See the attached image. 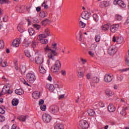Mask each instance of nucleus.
I'll return each instance as SVG.
<instances>
[{
  "label": "nucleus",
  "mask_w": 129,
  "mask_h": 129,
  "mask_svg": "<svg viewBox=\"0 0 129 129\" xmlns=\"http://www.w3.org/2000/svg\"><path fill=\"white\" fill-rule=\"evenodd\" d=\"M51 48L53 50L49 47V45H47L44 48V51L46 53H48L47 54L48 58L51 59L52 61L56 60V56H57V52H56V50H57V43L52 44Z\"/></svg>",
  "instance_id": "obj_1"
},
{
  "label": "nucleus",
  "mask_w": 129,
  "mask_h": 129,
  "mask_svg": "<svg viewBox=\"0 0 129 129\" xmlns=\"http://www.w3.org/2000/svg\"><path fill=\"white\" fill-rule=\"evenodd\" d=\"M44 33L39 35L37 37V40L40 41L41 44H48V40L46 39L47 37H49L50 35V30L48 28H46L44 30Z\"/></svg>",
  "instance_id": "obj_2"
},
{
  "label": "nucleus",
  "mask_w": 129,
  "mask_h": 129,
  "mask_svg": "<svg viewBox=\"0 0 129 129\" xmlns=\"http://www.w3.org/2000/svg\"><path fill=\"white\" fill-rule=\"evenodd\" d=\"M61 68V62L59 60L55 61L54 65L51 68V71L54 73H58Z\"/></svg>",
  "instance_id": "obj_3"
},
{
  "label": "nucleus",
  "mask_w": 129,
  "mask_h": 129,
  "mask_svg": "<svg viewBox=\"0 0 129 129\" xmlns=\"http://www.w3.org/2000/svg\"><path fill=\"white\" fill-rule=\"evenodd\" d=\"M112 41V42H113V43H115V42H116L117 44H124V39L123 38V37L120 36H113Z\"/></svg>",
  "instance_id": "obj_4"
},
{
  "label": "nucleus",
  "mask_w": 129,
  "mask_h": 129,
  "mask_svg": "<svg viewBox=\"0 0 129 129\" xmlns=\"http://www.w3.org/2000/svg\"><path fill=\"white\" fill-rule=\"evenodd\" d=\"M88 123L86 120H81L78 123V127L79 128L87 129L88 128Z\"/></svg>",
  "instance_id": "obj_5"
},
{
  "label": "nucleus",
  "mask_w": 129,
  "mask_h": 129,
  "mask_svg": "<svg viewBox=\"0 0 129 129\" xmlns=\"http://www.w3.org/2000/svg\"><path fill=\"white\" fill-rule=\"evenodd\" d=\"M26 79L30 83H33L36 80V76L34 73H28L26 75Z\"/></svg>",
  "instance_id": "obj_6"
},
{
  "label": "nucleus",
  "mask_w": 129,
  "mask_h": 129,
  "mask_svg": "<svg viewBox=\"0 0 129 129\" xmlns=\"http://www.w3.org/2000/svg\"><path fill=\"white\" fill-rule=\"evenodd\" d=\"M116 52H117V49L115 46L111 45L109 47L108 49V53L109 55L112 56V55H114Z\"/></svg>",
  "instance_id": "obj_7"
},
{
  "label": "nucleus",
  "mask_w": 129,
  "mask_h": 129,
  "mask_svg": "<svg viewBox=\"0 0 129 129\" xmlns=\"http://www.w3.org/2000/svg\"><path fill=\"white\" fill-rule=\"evenodd\" d=\"M49 111L51 113L56 114L59 112V107L54 105H51L49 107Z\"/></svg>",
  "instance_id": "obj_8"
},
{
  "label": "nucleus",
  "mask_w": 129,
  "mask_h": 129,
  "mask_svg": "<svg viewBox=\"0 0 129 129\" xmlns=\"http://www.w3.org/2000/svg\"><path fill=\"white\" fill-rule=\"evenodd\" d=\"M42 119L44 122H50L52 119V117L49 114L45 113L42 115Z\"/></svg>",
  "instance_id": "obj_9"
},
{
  "label": "nucleus",
  "mask_w": 129,
  "mask_h": 129,
  "mask_svg": "<svg viewBox=\"0 0 129 129\" xmlns=\"http://www.w3.org/2000/svg\"><path fill=\"white\" fill-rule=\"evenodd\" d=\"M113 5H118V6H120V8H122L123 9L126 8V5L124 4V2H123V1H121L120 0L114 1Z\"/></svg>",
  "instance_id": "obj_10"
},
{
  "label": "nucleus",
  "mask_w": 129,
  "mask_h": 129,
  "mask_svg": "<svg viewBox=\"0 0 129 129\" xmlns=\"http://www.w3.org/2000/svg\"><path fill=\"white\" fill-rule=\"evenodd\" d=\"M113 79V76L109 74H106L104 76V81L107 83L111 82Z\"/></svg>",
  "instance_id": "obj_11"
},
{
  "label": "nucleus",
  "mask_w": 129,
  "mask_h": 129,
  "mask_svg": "<svg viewBox=\"0 0 129 129\" xmlns=\"http://www.w3.org/2000/svg\"><path fill=\"white\" fill-rule=\"evenodd\" d=\"M119 29V24H114L110 26V31L112 33H115Z\"/></svg>",
  "instance_id": "obj_12"
},
{
  "label": "nucleus",
  "mask_w": 129,
  "mask_h": 129,
  "mask_svg": "<svg viewBox=\"0 0 129 129\" xmlns=\"http://www.w3.org/2000/svg\"><path fill=\"white\" fill-rule=\"evenodd\" d=\"M96 47H97V45L95 44H93L91 46V50L89 51V55L90 56H91L92 57H93L94 56V53L95 52V50L96 49Z\"/></svg>",
  "instance_id": "obj_13"
},
{
  "label": "nucleus",
  "mask_w": 129,
  "mask_h": 129,
  "mask_svg": "<svg viewBox=\"0 0 129 129\" xmlns=\"http://www.w3.org/2000/svg\"><path fill=\"white\" fill-rule=\"evenodd\" d=\"M22 41V37H21L20 38L15 39L13 42V46L14 47H19L20 46V43H21V41Z\"/></svg>",
  "instance_id": "obj_14"
},
{
  "label": "nucleus",
  "mask_w": 129,
  "mask_h": 129,
  "mask_svg": "<svg viewBox=\"0 0 129 129\" xmlns=\"http://www.w3.org/2000/svg\"><path fill=\"white\" fill-rule=\"evenodd\" d=\"M41 96V93L38 91H35L32 93V97L34 99H39Z\"/></svg>",
  "instance_id": "obj_15"
},
{
  "label": "nucleus",
  "mask_w": 129,
  "mask_h": 129,
  "mask_svg": "<svg viewBox=\"0 0 129 129\" xmlns=\"http://www.w3.org/2000/svg\"><path fill=\"white\" fill-rule=\"evenodd\" d=\"M89 13L87 11H84L81 14V17L84 20H88L89 19Z\"/></svg>",
  "instance_id": "obj_16"
},
{
  "label": "nucleus",
  "mask_w": 129,
  "mask_h": 129,
  "mask_svg": "<svg viewBox=\"0 0 129 129\" xmlns=\"http://www.w3.org/2000/svg\"><path fill=\"white\" fill-rule=\"evenodd\" d=\"M35 62L37 64H42L43 62V56L42 55H39L38 56H37L35 58Z\"/></svg>",
  "instance_id": "obj_17"
},
{
  "label": "nucleus",
  "mask_w": 129,
  "mask_h": 129,
  "mask_svg": "<svg viewBox=\"0 0 129 129\" xmlns=\"http://www.w3.org/2000/svg\"><path fill=\"white\" fill-rule=\"evenodd\" d=\"M2 92H4V93L6 92L7 93L9 94H11L12 92H13L12 90H10V86L8 85L4 86V88H3Z\"/></svg>",
  "instance_id": "obj_18"
},
{
  "label": "nucleus",
  "mask_w": 129,
  "mask_h": 129,
  "mask_svg": "<svg viewBox=\"0 0 129 129\" xmlns=\"http://www.w3.org/2000/svg\"><path fill=\"white\" fill-rule=\"evenodd\" d=\"M92 83H91V86L94 87V85L93 83H99V78H97V77H93L92 79Z\"/></svg>",
  "instance_id": "obj_19"
},
{
  "label": "nucleus",
  "mask_w": 129,
  "mask_h": 129,
  "mask_svg": "<svg viewBox=\"0 0 129 129\" xmlns=\"http://www.w3.org/2000/svg\"><path fill=\"white\" fill-rule=\"evenodd\" d=\"M108 110L110 112H113V111H115V107L113 106V103H110L108 106Z\"/></svg>",
  "instance_id": "obj_20"
},
{
  "label": "nucleus",
  "mask_w": 129,
  "mask_h": 129,
  "mask_svg": "<svg viewBox=\"0 0 129 129\" xmlns=\"http://www.w3.org/2000/svg\"><path fill=\"white\" fill-rule=\"evenodd\" d=\"M100 29L102 31H108L109 30V24H104L101 26Z\"/></svg>",
  "instance_id": "obj_21"
},
{
  "label": "nucleus",
  "mask_w": 129,
  "mask_h": 129,
  "mask_svg": "<svg viewBox=\"0 0 129 129\" xmlns=\"http://www.w3.org/2000/svg\"><path fill=\"white\" fill-rule=\"evenodd\" d=\"M108 6H109V2L107 1H103L100 4L101 8H105V7H108Z\"/></svg>",
  "instance_id": "obj_22"
},
{
  "label": "nucleus",
  "mask_w": 129,
  "mask_h": 129,
  "mask_svg": "<svg viewBox=\"0 0 129 129\" xmlns=\"http://www.w3.org/2000/svg\"><path fill=\"white\" fill-rule=\"evenodd\" d=\"M39 71L40 73H41L42 74H45V73H46V70L45 69L44 66L42 64H40L39 66Z\"/></svg>",
  "instance_id": "obj_23"
},
{
  "label": "nucleus",
  "mask_w": 129,
  "mask_h": 129,
  "mask_svg": "<svg viewBox=\"0 0 129 129\" xmlns=\"http://www.w3.org/2000/svg\"><path fill=\"white\" fill-rule=\"evenodd\" d=\"M87 113L90 116H93L95 114V111L91 109H89L87 111Z\"/></svg>",
  "instance_id": "obj_24"
},
{
  "label": "nucleus",
  "mask_w": 129,
  "mask_h": 129,
  "mask_svg": "<svg viewBox=\"0 0 129 129\" xmlns=\"http://www.w3.org/2000/svg\"><path fill=\"white\" fill-rule=\"evenodd\" d=\"M127 109V106H124L122 107V109L120 112V114L122 116L125 115L126 114L125 110Z\"/></svg>",
  "instance_id": "obj_25"
},
{
  "label": "nucleus",
  "mask_w": 129,
  "mask_h": 129,
  "mask_svg": "<svg viewBox=\"0 0 129 129\" xmlns=\"http://www.w3.org/2000/svg\"><path fill=\"white\" fill-rule=\"evenodd\" d=\"M15 93L18 95H22V94H24V90L22 89H17L15 90Z\"/></svg>",
  "instance_id": "obj_26"
},
{
  "label": "nucleus",
  "mask_w": 129,
  "mask_h": 129,
  "mask_svg": "<svg viewBox=\"0 0 129 129\" xmlns=\"http://www.w3.org/2000/svg\"><path fill=\"white\" fill-rule=\"evenodd\" d=\"M28 33H29V35L30 36H34V35H35L36 34V32H35V30L32 28L28 29Z\"/></svg>",
  "instance_id": "obj_27"
},
{
  "label": "nucleus",
  "mask_w": 129,
  "mask_h": 129,
  "mask_svg": "<svg viewBox=\"0 0 129 129\" xmlns=\"http://www.w3.org/2000/svg\"><path fill=\"white\" fill-rule=\"evenodd\" d=\"M30 44H31V41H27V40L25 39L23 43V46L24 47H28Z\"/></svg>",
  "instance_id": "obj_28"
},
{
  "label": "nucleus",
  "mask_w": 129,
  "mask_h": 129,
  "mask_svg": "<svg viewBox=\"0 0 129 129\" xmlns=\"http://www.w3.org/2000/svg\"><path fill=\"white\" fill-rule=\"evenodd\" d=\"M17 29L20 33H24L25 32V29L22 26H21V25H18Z\"/></svg>",
  "instance_id": "obj_29"
},
{
  "label": "nucleus",
  "mask_w": 129,
  "mask_h": 129,
  "mask_svg": "<svg viewBox=\"0 0 129 129\" xmlns=\"http://www.w3.org/2000/svg\"><path fill=\"white\" fill-rule=\"evenodd\" d=\"M18 104H19V99H18L17 98L13 99V100H12L13 105H14L16 106L18 105Z\"/></svg>",
  "instance_id": "obj_30"
},
{
  "label": "nucleus",
  "mask_w": 129,
  "mask_h": 129,
  "mask_svg": "<svg viewBox=\"0 0 129 129\" xmlns=\"http://www.w3.org/2000/svg\"><path fill=\"white\" fill-rule=\"evenodd\" d=\"M28 117V116H21L18 118V119H19L20 121H26V119H27Z\"/></svg>",
  "instance_id": "obj_31"
},
{
  "label": "nucleus",
  "mask_w": 129,
  "mask_h": 129,
  "mask_svg": "<svg viewBox=\"0 0 129 129\" xmlns=\"http://www.w3.org/2000/svg\"><path fill=\"white\" fill-rule=\"evenodd\" d=\"M107 96H112L113 95V92L111 90H107L105 91Z\"/></svg>",
  "instance_id": "obj_32"
},
{
  "label": "nucleus",
  "mask_w": 129,
  "mask_h": 129,
  "mask_svg": "<svg viewBox=\"0 0 129 129\" xmlns=\"http://www.w3.org/2000/svg\"><path fill=\"white\" fill-rule=\"evenodd\" d=\"M25 55L26 56V57H28V58H31L32 55H31V53H30V51L28 50H25L24 51Z\"/></svg>",
  "instance_id": "obj_33"
},
{
  "label": "nucleus",
  "mask_w": 129,
  "mask_h": 129,
  "mask_svg": "<svg viewBox=\"0 0 129 129\" xmlns=\"http://www.w3.org/2000/svg\"><path fill=\"white\" fill-rule=\"evenodd\" d=\"M93 18L96 23H97V22H98V21L99 20V17H98V15H97V14L93 15Z\"/></svg>",
  "instance_id": "obj_34"
},
{
  "label": "nucleus",
  "mask_w": 129,
  "mask_h": 129,
  "mask_svg": "<svg viewBox=\"0 0 129 129\" xmlns=\"http://www.w3.org/2000/svg\"><path fill=\"white\" fill-rule=\"evenodd\" d=\"M55 129H64L63 127V124H57L54 127Z\"/></svg>",
  "instance_id": "obj_35"
},
{
  "label": "nucleus",
  "mask_w": 129,
  "mask_h": 129,
  "mask_svg": "<svg viewBox=\"0 0 129 129\" xmlns=\"http://www.w3.org/2000/svg\"><path fill=\"white\" fill-rule=\"evenodd\" d=\"M84 76V73L83 72H79V71H78V77L79 78H82Z\"/></svg>",
  "instance_id": "obj_36"
},
{
  "label": "nucleus",
  "mask_w": 129,
  "mask_h": 129,
  "mask_svg": "<svg viewBox=\"0 0 129 129\" xmlns=\"http://www.w3.org/2000/svg\"><path fill=\"white\" fill-rule=\"evenodd\" d=\"M0 4L3 5V4H7L8 5L11 4V2L9 0H0Z\"/></svg>",
  "instance_id": "obj_37"
},
{
  "label": "nucleus",
  "mask_w": 129,
  "mask_h": 129,
  "mask_svg": "<svg viewBox=\"0 0 129 129\" xmlns=\"http://www.w3.org/2000/svg\"><path fill=\"white\" fill-rule=\"evenodd\" d=\"M47 87H48V89L50 90V91H53L54 89H55L54 86L52 84H47Z\"/></svg>",
  "instance_id": "obj_38"
},
{
  "label": "nucleus",
  "mask_w": 129,
  "mask_h": 129,
  "mask_svg": "<svg viewBox=\"0 0 129 129\" xmlns=\"http://www.w3.org/2000/svg\"><path fill=\"white\" fill-rule=\"evenodd\" d=\"M47 15V13L44 11H41L40 13L39 16L40 18H45Z\"/></svg>",
  "instance_id": "obj_39"
},
{
  "label": "nucleus",
  "mask_w": 129,
  "mask_h": 129,
  "mask_svg": "<svg viewBox=\"0 0 129 129\" xmlns=\"http://www.w3.org/2000/svg\"><path fill=\"white\" fill-rule=\"evenodd\" d=\"M0 64H2V67H7V64L8 63L6 61L3 62V58L0 59Z\"/></svg>",
  "instance_id": "obj_40"
},
{
  "label": "nucleus",
  "mask_w": 129,
  "mask_h": 129,
  "mask_svg": "<svg viewBox=\"0 0 129 129\" xmlns=\"http://www.w3.org/2000/svg\"><path fill=\"white\" fill-rule=\"evenodd\" d=\"M5 48V42L3 40H0V49Z\"/></svg>",
  "instance_id": "obj_41"
},
{
  "label": "nucleus",
  "mask_w": 129,
  "mask_h": 129,
  "mask_svg": "<svg viewBox=\"0 0 129 129\" xmlns=\"http://www.w3.org/2000/svg\"><path fill=\"white\" fill-rule=\"evenodd\" d=\"M41 7L44 8V9L45 10H47L48 9V8H49V6H48V5H47L46 4V2H44L41 5Z\"/></svg>",
  "instance_id": "obj_42"
},
{
  "label": "nucleus",
  "mask_w": 129,
  "mask_h": 129,
  "mask_svg": "<svg viewBox=\"0 0 129 129\" xmlns=\"http://www.w3.org/2000/svg\"><path fill=\"white\" fill-rule=\"evenodd\" d=\"M77 39H78L79 41H82V33L81 32L79 33V36H77Z\"/></svg>",
  "instance_id": "obj_43"
},
{
  "label": "nucleus",
  "mask_w": 129,
  "mask_h": 129,
  "mask_svg": "<svg viewBox=\"0 0 129 129\" xmlns=\"http://www.w3.org/2000/svg\"><path fill=\"white\" fill-rule=\"evenodd\" d=\"M79 24H80V28H85V26H86L85 23H83L82 21H80Z\"/></svg>",
  "instance_id": "obj_44"
},
{
  "label": "nucleus",
  "mask_w": 129,
  "mask_h": 129,
  "mask_svg": "<svg viewBox=\"0 0 129 129\" xmlns=\"http://www.w3.org/2000/svg\"><path fill=\"white\" fill-rule=\"evenodd\" d=\"M33 27L37 30H40L41 29V26L37 24H34Z\"/></svg>",
  "instance_id": "obj_45"
},
{
  "label": "nucleus",
  "mask_w": 129,
  "mask_h": 129,
  "mask_svg": "<svg viewBox=\"0 0 129 129\" xmlns=\"http://www.w3.org/2000/svg\"><path fill=\"white\" fill-rule=\"evenodd\" d=\"M48 23H49V20L48 19H46L42 22V25H43L44 26H46V25H47V24H48Z\"/></svg>",
  "instance_id": "obj_46"
},
{
  "label": "nucleus",
  "mask_w": 129,
  "mask_h": 129,
  "mask_svg": "<svg viewBox=\"0 0 129 129\" xmlns=\"http://www.w3.org/2000/svg\"><path fill=\"white\" fill-rule=\"evenodd\" d=\"M40 109H41V110H42V111H45L46 109H47V107L45 105H41L40 106Z\"/></svg>",
  "instance_id": "obj_47"
},
{
  "label": "nucleus",
  "mask_w": 129,
  "mask_h": 129,
  "mask_svg": "<svg viewBox=\"0 0 129 129\" xmlns=\"http://www.w3.org/2000/svg\"><path fill=\"white\" fill-rule=\"evenodd\" d=\"M115 17L117 21H121V20H122V17H121L120 15H117L115 16Z\"/></svg>",
  "instance_id": "obj_48"
},
{
  "label": "nucleus",
  "mask_w": 129,
  "mask_h": 129,
  "mask_svg": "<svg viewBox=\"0 0 129 129\" xmlns=\"http://www.w3.org/2000/svg\"><path fill=\"white\" fill-rule=\"evenodd\" d=\"M93 77H92V74H88L86 75L87 79H92V78Z\"/></svg>",
  "instance_id": "obj_49"
},
{
  "label": "nucleus",
  "mask_w": 129,
  "mask_h": 129,
  "mask_svg": "<svg viewBox=\"0 0 129 129\" xmlns=\"http://www.w3.org/2000/svg\"><path fill=\"white\" fill-rule=\"evenodd\" d=\"M95 40L96 41V42H99L100 41V36H98V35H96L95 37Z\"/></svg>",
  "instance_id": "obj_50"
},
{
  "label": "nucleus",
  "mask_w": 129,
  "mask_h": 129,
  "mask_svg": "<svg viewBox=\"0 0 129 129\" xmlns=\"http://www.w3.org/2000/svg\"><path fill=\"white\" fill-rule=\"evenodd\" d=\"M5 119H6V118L3 115H0V122H2L3 121H5Z\"/></svg>",
  "instance_id": "obj_51"
},
{
  "label": "nucleus",
  "mask_w": 129,
  "mask_h": 129,
  "mask_svg": "<svg viewBox=\"0 0 129 129\" xmlns=\"http://www.w3.org/2000/svg\"><path fill=\"white\" fill-rule=\"evenodd\" d=\"M32 43L33 48H36V46H37V42H36V41L34 40L32 41Z\"/></svg>",
  "instance_id": "obj_52"
},
{
  "label": "nucleus",
  "mask_w": 129,
  "mask_h": 129,
  "mask_svg": "<svg viewBox=\"0 0 129 129\" xmlns=\"http://www.w3.org/2000/svg\"><path fill=\"white\" fill-rule=\"evenodd\" d=\"M99 107H104V104L101 101H99Z\"/></svg>",
  "instance_id": "obj_53"
},
{
  "label": "nucleus",
  "mask_w": 129,
  "mask_h": 129,
  "mask_svg": "<svg viewBox=\"0 0 129 129\" xmlns=\"http://www.w3.org/2000/svg\"><path fill=\"white\" fill-rule=\"evenodd\" d=\"M5 112L6 111H5V110L3 108H0V113H1L2 114H4Z\"/></svg>",
  "instance_id": "obj_54"
},
{
  "label": "nucleus",
  "mask_w": 129,
  "mask_h": 129,
  "mask_svg": "<svg viewBox=\"0 0 129 129\" xmlns=\"http://www.w3.org/2000/svg\"><path fill=\"white\" fill-rule=\"evenodd\" d=\"M117 79L118 80H119V81H120L123 79V77L122 76H118Z\"/></svg>",
  "instance_id": "obj_55"
},
{
  "label": "nucleus",
  "mask_w": 129,
  "mask_h": 129,
  "mask_svg": "<svg viewBox=\"0 0 129 129\" xmlns=\"http://www.w3.org/2000/svg\"><path fill=\"white\" fill-rule=\"evenodd\" d=\"M22 73H25L26 72V67H23L22 69H21Z\"/></svg>",
  "instance_id": "obj_56"
},
{
  "label": "nucleus",
  "mask_w": 129,
  "mask_h": 129,
  "mask_svg": "<svg viewBox=\"0 0 129 129\" xmlns=\"http://www.w3.org/2000/svg\"><path fill=\"white\" fill-rule=\"evenodd\" d=\"M128 70H129V68L120 70V71L121 72H126V71H128Z\"/></svg>",
  "instance_id": "obj_57"
},
{
  "label": "nucleus",
  "mask_w": 129,
  "mask_h": 129,
  "mask_svg": "<svg viewBox=\"0 0 129 129\" xmlns=\"http://www.w3.org/2000/svg\"><path fill=\"white\" fill-rule=\"evenodd\" d=\"M60 73L63 75V76H65V75H66V71L64 70H62L60 72Z\"/></svg>",
  "instance_id": "obj_58"
},
{
  "label": "nucleus",
  "mask_w": 129,
  "mask_h": 129,
  "mask_svg": "<svg viewBox=\"0 0 129 129\" xmlns=\"http://www.w3.org/2000/svg\"><path fill=\"white\" fill-rule=\"evenodd\" d=\"M44 102V101L43 100H40L39 101V105H42V104H43Z\"/></svg>",
  "instance_id": "obj_59"
},
{
  "label": "nucleus",
  "mask_w": 129,
  "mask_h": 129,
  "mask_svg": "<svg viewBox=\"0 0 129 129\" xmlns=\"http://www.w3.org/2000/svg\"><path fill=\"white\" fill-rule=\"evenodd\" d=\"M95 106H96L97 107H99V101L96 102L94 103Z\"/></svg>",
  "instance_id": "obj_60"
},
{
  "label": "nucleus",
  "mask_w": 129,
  "mask_h": 129,
  "mask_svg": "<svg viewBox=\"0 0 129 129\" xmlns=\"http://www.w3.org/2000/svg\"><path fill=\"white\" fill-rule=\"evenodd\" d=\"M129 24V17H128L126 20V22H125V25L126 26L127 25H128Z\"/></svg>",
  "instance_id": "obj_61"
},
{
  "label": "nucleus",
  "mask_w": 129,
  "mask_h": 129,
  "mask_svg": "<svg viewBox=\"0 0 129 129\" xmlns=\"http://www.w3.org/2000/svg\"><path fill=\"white\" fill-rule=\"evenodd\" d=\"M15 67L16 70H19V67H18L17 62H15Z\"/></svg>",
  "instance_id": "obj_62"
},
{
  "label": "nucleus",
  "mask_w": 129,
  "mask_h": 129,
  "mask_svg": "<svg viewBox=\"0 0 129 129\" xmlns=\"http://www.w3.org/2000/svg\"><path fill=\"white\" fill-rule=\"evenodd\" d=\"M47 80H48L49 81H52V77H51L50 75H49L48 78H47Z\"/></svg>",
  "instance_id": "obj_63"
},
{
  "label": "nucleus",
  "mask_w": 129,
  "mask_h": 129,
  "mask_svg": "<svg viewBox=\"0 0 129 129\" xmlns=\"http://www.w3.org/2000/svg\"><path fill=\"white\" fill-rule=\"evenodd\" d=\"M9 128H10V127L8 125H6L4 126L2 128V129H9Z\"/></svg>",
  "instance_id": "obj_64"
}]
</instances>
